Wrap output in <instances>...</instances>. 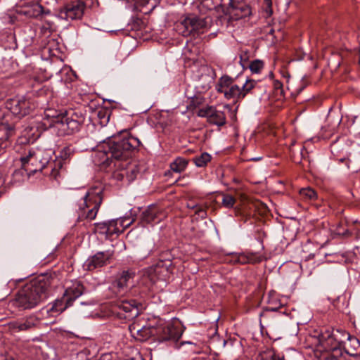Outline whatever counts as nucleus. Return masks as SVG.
Returning a JSON list of instances; mask_svg holds the SVG:
<instances>
[{
	"label": "nucleus",
	"instance_id": "obj_12",
	"mask_svg": "<svg viewBox=\"0 0 360 360\" xmlns=\"http://www.w3.org/2000/svg\"><path fill=\"white\" fill-rule=\"evenodd\" d=\"M86 8L85 3L82 1H77L67 5L59 12V17L65 20L80 19L84 15Z\"/></svg>",
	"mask_w": 360,
	"mask_h": 360
},
{
	"label": "nucleus",
	"instance_id": "obj_44",
	"mask_svg": "<svg viewBox=\"0 0 360 360\" xmlns=\"http://www.w3.org/2000/svg\"><path fill=\"white\" fill-rule=\"evenodd\" d=\"M309 317H307V318L304 321V322H303V323L297 322V326H300V324L306 323H307V322H308V321H309Z\"/></svg>",
	"mask_w": 360,
	"mask_h": 360
},
{
	"label": "nucleus",
	"instance_id": "obj_21",
	"mask_svg": "<svg viewBox=\"0 0 360 360\" xmlns=\"http://www.w3.org/2000/svg\"><path fill=\"white\" fill-rule=\"evenodd\" d=\"M139 173V169L136 164L128 163L126 167L121 169L120 172H115L114 175L118 180H123L126 178L129 182H131L136 178Z\"/></svg>",
	"mask_w": 360,
	"mask_h": 360
},
{
	"label": "nucleus",
	"instance_id": "obj_5",
	"mask_svg": "<svg viewBox=\"0 0 360 360\" xmlns=\"http://www.w3.org/2000/svg\"><path fill=\"white\" fill-rule=\"evenodd\" d=\"M103 198L101 192L86 193L79 204L78 218L93 220L96 218Z\"/></svg>",
	"mask_w": 360,
	"mask_h": 360
},
{
	"label": "nucleus",
	"instance_id": "obj_18",
	"mask_svg": "<svg viewBox=\"0 0 360 360\" xmlns=\"http://www.w3.org/2000/svg\"><path fill=\"white\" fill-rule=\"evenodd\" d=\"M19 13L28 18H37L50 13L49 9H45L37 2H30L24 5L18 11Z\"/></svg>",
	"mask_w": 360,
	"mask_h": 360
},
{
	"label": "nucleus",
	"instance_id": "obj_35",
	"mask_svg": "<svg viewBox=\"0 0 360 360\" xmlns=\"http://www.w3.org/2000/svg\"><path fill=\"white\" fill-rule=\"evenodd\" d=\"M250 70L252 73H259L264 68V63L262 60H255L249 65Z\"/></svg>",
	"mask_w": 360,
	"mask_h": 360
},
{
	"label": "nucleus",
	"instance_id": "obj_38",
	"mask_svg": "<svg viewBox=\"0 0 360 360\" xmlns=\"http://www.w3.org/2000/svg\"><path fill=\"white\" fill-rule=\"evenodd\" d=\"M188 207L195 210V213L199 217L203 218L206 216V212L202 207H198L197 204L191 202L188 203Z\"/></svg>",
	"mask_w": 360,
	"mask_h": 360
},
{
	"label": "nucleus",
	"instance_id": "obj_11",
	"mask_svg": "<svg viewBox=\"0 0 360 360\" xmlns=\"http://www.w3.org/2000/svg\"><path fill=\"white\" fill-rule=\"evenodd\" d=\"M118 311L116 312L119 319L130 321L138 316L139 309L136 302L131 300H122L117 304Z\"/></svg>",
	"mask_w": 360,
	"mask_h": 360
},
{
	"label": "nucleus",
	"instance_id": "obj_9",
	"mask_svg": "<svg viewBox=\"0 0 360 360\" xmlns=\"http://www.w3.org/2000/svg\"><path fill=\"white\" fill-rule=\"evenodd\" d=\"M44 154V150L42 149H31L28 151L27 155L20 158L22 166L26 170L29 169L26 167V165H31L34 166L35 168L30 169L32 171L41 170L46 166V159L41 160L40 158Z\"/></svg>",
	"mask_w": 360,
	"mask_h": 360
},
{
	"label": "nucleus",
	"instance_id": "obj_34",
	"mask_svg": "<svg viewBox=\"0 0 360 360\" xmlns=\"http://www.w3.org/2000/svg\"><path fill=\"white\" fill-rule=\"evenodd\" d=\"M221 203L224 207L231 208L236 203V199L229 194H223Z\"/></svg>",
	"mask_w": 360,
	"mask_h": 360
},
{
	"label": "nucleus",
	"instance_id": "obj_31",
	"mask_svg": "<svg viewBox=\"0 0 360 360\" xmlns=\"http://www.w3.org/2000/svg\"><path fill=\"white\" fill-rule=\"evenodd\" d=\"M257 360H281L273 350L268 349L259 354Z\"/></svg>",
	"mask_w": 360,
	"mask_h": 360
},
{
	"label": "nucleus",
	"instance_id": "obj_1",
	"mask_svg": "<svg viewBox=\"0 0 360 360\" xmlns=\"http://www.w3.org/2000/svg\"><path fill=\"white\" fill-rule=\"evenodd\" d=\"M94 155L96 164L107 167L112 161L129 157L131 153L141 145L140 140L131 135L108 136Z\"/></svg>",
	"mask_w": 360,
	"mask_h": 360
},
{
	"label": "nucleus",
	"instance_id": "obj_39",
	"mask_svg": "<svg viewBox=\"0 0 360 360\" xmlns=\"http://www.w3.org/2000/svg\"><path fill=\"white\" fill-rule=\"evenodd\" d=\"M102 114H103V117H101L102 119L101 123H108L109 121V119H110L109 115H105V112L100 111L98 112V116L101 117Z\"/></svg>",
	"mask_w": 360,
	"mask_h": 360
},
{
	"label": "nucleus",
	"instance_id": "obj_15",
	"mask_svg": "<svg viewBox=\"0 0 360 360\" xmlns=\"http://www.w3.org/2000/svg\"><path fill=\"white\" fill-rule=\"evenodd\" d=\"M228 11L231 17L238 20L249 16L251 14V8L245 2L229 0Z\"/></svg>",
	"mask_w": 360,
	"mask_h": 360
},
{
	"label": "nucleus",
	"instance_id": "obj_45",
	"mask_svg": "<svg viewBox=\"0 0 360 360\" xmlns=\"http://www.w3.org/2000/svg\"><path fill=\"white\" fill-rule=\"evenodd\" d=\"M357 56H358V63L360 65V46H359V49L358 51Z\"/></svg>",
	"mask_w": 360,
	"mask_h": 360
},
{
	"label": "nucleus",
	"instance_id": "obj_30",
	"mask_svg": "<svg viewBox=\"0 0 360 360\" xmlns=\"http://www.w3.org/2000/svg\"><path fill=\"white\" fill-rule=\"evenodd\" d=\"M299 194L304 200H313L316 198V193L315 191L309 187L300 189Z\"/></svg>",
	"mask_w": 360,
	"mask_h": 360
},
{
	"label": "nucleus",
	"instance_id": "obj_37",
	"mask_svg": "<svg viewBox=\"0 0 360 360\" xmlns=\"http://www.w3.org/2000/svg\"><path fill=\"white\" fill-rule=\"evenodd\" d=\"M95 226V231L105 235L106 238H108V226L107 221L96 223Z\"/></svg>",
	"mask_w": 360,
	"mask_h": 360
},
{
	"label": "nucleus",
	"instance_id": "obj_48",
	"mask_svg": "<svg viewBox=\"0 0 360 360\" xmlns=\"http://www.w3.org/2000/svg\"><path fill=\"white\" fill-rule=\"evenodd\" d=\"M302 58V56H300L299 58H295V57L294 56V58H293V60H301Z\"/></svg>",
	"mask_w": 360,
	"mask_h": 360
},
{
	"label": "nucleus",
	"instance_id": "obj_47",
	"mask_svg": "<svg viewBox=\"0 0 360 360\" xmlns=\"http://www.w3.org/2000/svg\"><path fill=\"white\" fill-rule=\"evenodd\" d=\"M306 86V84H304V86H302V88H300L298 91H297V94H300L301 92V91L304 88V86Z\"/></svg>",
	"mask_w": 360,
	"mask_h": 360
},
{
	"label": "nucleus",
	"instance_id": "obj_26",
	"mask_svg": "<svg viewBox=\"0 0 360 360\" xmlns=\"http://www.w3.org/2000/svg\"><path fill=\"white\" fill-rule=\"evenodd\" d=\"M188 162L186 159L178 157L170 163V169L174 172L181 173L186 169Z\"/></svg>",
	"mask_w": 360,
	"mask_h": 360
},
{
	"label": "nucleus",
	"instance_id": "obj_10",
	"mask_svg": "<svg viewBox=\"0 0 360 360\" xmlns=\"http://www.w3.org/2000/svg\"><path fill=\"white\" fill-rule=\"evenodd\" d=\"M183 331L179 326L172 324H167L155 328V335L157 336L160 342L164 341H177L182 335Z\"/></svg>",
	"mask_w": 360,
	"mask_h": 360
},
{
	"label": "nucleus",
	"instance_id": "obj_27",
	"mask_svg": "<svg viewBox=\"0 0 360 360\" xmlns=\"http://www.w3.org/2000/svg\"><path fill=\"white\" fill-rule=\"evenodd\" d=\"M72 304L66 303V299L63 297L60 300H56L48 309V312L60 314L66 308Z\"/></svg>",
	"mask_w": 360,
	"mask_h": 360
},
{
	"label": "nucleus",
	"instance_id": "obj_40",
	"mask_svg": "<svg viewBox=\"0 0 360 360\" xmlns=\"http://www.w3.org/2000/svg\"><path fill=\"white\" fill-rule=\"evenodd\" d=\"M167 256H170V253L168 252H166L162 255H161L160 263L163 262L164 260H166L169 263L168 266H169L171 264V260Z\"/></svg>",
	"mask_w": 360,
	"mask_h": 360
},
{
	"label": "nucleus",
	"instance_id": "obj_23",
	"mask_svg": "<svg viewBox=\"0 0 360 360\" xmlns=\"http://www.w3.org/2000/svg\"><path fill=\"white\" fill-rule=\"evenodd\" d=\"M10 118L11 115L5 114L0 110V131H3L6 138H8V136L13 134L15 127L13 122H8Z\"/></svg>",
	"mask_w": 360,
	"mask_h": 360
},
{
	"label": "nucleus",
	"instance_id": "obj_25",
	"mask_svg": "<svg viewBox=\"0 0 360 360\" xmlns=\"http://www.w3.org/2000/svg\"><path fill=\"white\" fill-rule=\"evenodd\" d=\"M263 259H264V257L263 255L255 252H249L246 256L241 255L238 257V262L240 263H259Z\"/></svg>",
	"mask_w": 360,
	"mask_h": 360
},
{
	"label": "nucleus",
	"instance_id": "obj_6",
	"mask_svg": "<svg viewBox=\"0 0 360 360\" xmlns=\"http://www.w3.org/2000/svg\"><path fill=\"white\" fill-rule=\"evenodd\" d=\"M84 117L81 113L68 112L56 120V129L60 135L71 134L79 131Z\"/></svg>",
	"mask_w": 360,
	"mask_h": 360
},
{
	"label": "nucleus",
	"instance_id": "obj_4",
	"mask_svg": "<svg viewBox=\"0 0 360 360\" xmlns=\"http://www.w3.org/2000/svg\"><path fill=\"white\" fill-rule=\"evenodd\" d=\"M212 18L190 15L176 25L177 31L183 36L204 33L212 25Z\"/></svg>",
	"mask_w": 360,
	"mask_h": 360
},
{
	"label": "nucleus",
	"instance_id": "obj_32",
	"mask_svg": "<svg viewBox=\"0 0 360 360\" xmlns=\"http://www.w3.org/2000/svg\"><path fill=\"white\" fill-rule=\"evenodd\" d=\"M44 115L47 119H51V125L56 128V120L59 117H63V115L58 114L56 110L48 109L44 112Z\"/></svg>",
	"mask_w": 360,
	"mask_h": 360
},
{
	"label": "nucleus",
	"instance_id": "obj_14",
	"mask_svg": "<svg viewBox=\"0 0 360 360\" xmlns=\"http://www.w3.org/2000/svg\"><path fill=\"white\" fill-rule=\"evenodd\" d=\"M197 115L199 117H207L210 123L217 125L219 127L223 126L226 124V115L223 111L218 110L212 106H207L200 109Z\"/></svg>",
	"mask_w": 360,
	"mask_h": 360
},
{
	"label": "nucleus",
	"instance_id": "obj_17",
	"mask_svg": "<svg viewBox=\"0 0 360 360\" xmlns=\"http://www.w3.org/2000/svg\"><path fill=\"white\" fill-rule=\"evenodd\" d=\"M39 320L34 315H30L26 318L12 321L9 323V328L13 332L27 331L36 327Z\"/></svg>",
	"mask_w": 360,
	"mask_h": 360
},
{
	"label": "nucleus",
	"instance_id": "obj_8",
	"mask_svg": "<svg viewBox=\"0 0 360 360\" xmlns=\"http://www.w3.org/2000/svg\"><path fill=\"white\" fill-rule=\"evenodd\" d=\"M6 108L10 110L9 115H13L21 118L29 114L34 108L30 101L24 97L14 98L6 103Z\"/></svg>",
	"mask_w": 360,
	"mask_h": 360
},
{
	"label": "nucleus",
	"instance_id": "obj_46",
	"mask_svg": "<svg viewBox=\"0 0 360 360\" xmlns=\"http://www.w3.org/2000/svg\"><path fill=\"white\" fill-rule=\"evenodd\" d=\"M184 344L193 345V343L191 342H182L181 343V345H183Z\"/></svg>",
	"mask_w": 360,
	"mask_h": 360
},
{
	"label": "nucleus",
	"instance_id": "obj_41",
	"mask_svg": "<svg viewBox=\"0 0 360 360\" xmlns=\"http://www.w3.org/2000/svg\"><path fill=\"white\" fill-rule=\"evenodd\" d=\"M5 183V178L4 174L0 172V188Z\"/></svg>",
	"mask_w": 360,
	"mask_h": 360
},
{
	"label": "nucleus",
	"instance_id": "obj_33",
	"mask_svg": "<svg viewBox=\"0 0 360 360\" xmlns=\"http://www.w3.org/2000/svg\"><path fill=\"white\" fill-rule=\"evenodd\" d=\"M262 8L264 16L266 18H269L273 13L271 0H264Z\"/></svg>",
	"mask_w": 360,
	"mask_h": 360
},
{
	"label": "nucleus",
	"instance_id": "obj_22",
	"mask_svg": "<svg viewBox=\"0 0 360 360\" xmlns=\"http://www.w3.org/2000/svg\"><path fill=\"white\" fill-rule=\"evenodd\" d=\"M84 287L79 282H75L67 287L63 294L66 303L72 304L74 300L82 295Z\"/></svg>",
	"mask_w": 360,
	"mask_h": 360
},
{
	"label": "nucleus",
	"instance_id": "obj_36",
	"mask_svg": "<svg viewBox=\"0 0 360 360\" xmlns=\"http://www.w3.org/2000/svg\"><path fill=\"white\" fill-rule=\"evenodd\" d=\"M51 150H48V151H45L44 150V154L43 155V156H41L40 158L41 160H44V159H46V165L47 164H49V166L50 167H51L52 169V171H51V176H53L55 179L57 178V176L58 174V172L55 169V168H53L52 167V165L53 163H49V160L51 159V155H50V153H51Z\"/></svg>",
	"mask_w": 360,
	"mask_h": 360
},
{
	"label": "nucleus",
	"instance_id": "obj_42",
	"mask_svg": "<svg viewBox=\"0 0 360 360\" xmlns=\"http://www.w3.org/2000/svg\"><path fill=\"white\" fill-rule=\"evenodd\" d=\"M6 146H7V143H6V142H2L0 144V154L1 153V151L6 147Z\"/></svg>",
	"mask_w": 360,
	"mask_h": 360
},
{
	"label": "nucleus",
	"instance_id": "obj_49",
	"mask_svg": "<svg viewBox=\"0 0 360 360\" xmlns=\"http://www.w3.org/2000/svg\"><path fill=\"white\" fill-rule=\"evenodd\" d=\"M261 158H253L252 160H260Z\"/></svg>",
	"mask_w": 360,
	"mask_h": 360
},
{
	"label": "nucleus",
	"instance_id": "obj_16",
	"mask_svg": "<svg viewBox=\"0 0 360 360\" xmlns=\"http://www.w3.org/2000/svg\"><path fill=\"white\" fill-rule=\"evenodd\" d=\"M131 335L136 340L143 342L152 335H155V328L151 326H141L138 323H133L129 326Z\"/></svg>",
	"mask_w": 360,
	"mask_h": 360
},
{
	"label": "nucleus",
	"instance_id": "obj_24",
	"mask_svg": "<svg viewBox=\"0 0 360 360\" xmlns=\"http://www.w3.org/2000/svg\"><path fill=\"white\" fill-rule=\"evenodd\" d=\"M123 221L124 220L120 219H112L107 221L108 238L111 237L114 234H118L122 232V230L120 229V227L118 226V224H120V226H122Z\"/></svg>",
	"mask_w": 360,
	"mask_h": 360
},
{
	"label": "nucleus",
	"instance_id": "obj_7",
	"mask_svg": "<svg viewBox=\"0 0 360 360\" xmlns=\"http://www.w3.org/2000/svg\"><path fill=\"white\" fill-rule=\"evenodd\" d=\"M216 89L219 93L223 94L228 100H242L240 86L233 84V79L229 76L224 75L220 77L216 85Z\"/></svg>",
	"mask_w": 360,
	"mask_h": 360
},
{
	"label": "nucleus",
	"instance_id": "obj_19",
	"mask_svg": "<svg viewBox=\"0 0 360 360\" xmlns=\"http://www.w3.org/2000/svg\"><path fill=\"white\" fill-rule=\"evenodd\" d=\"M165 217L162 209L155 205H150L141 214V221L146 224L158 223Z\"/></svg>",
	"mask_w": 360,
	"mask_h": 360
},
{
	"label": "nucleus",
	"instance_id": "obj_28",
	"mask_svg": "<svg viewBox=\"0 0 360 360\" xmlns=\"http://www.w3.org/2000/svg\"><path fill=\"white\" fill-rule=\"evenodd\" d=\"M257 83L252 79L247 80L240 87V98L243 99L256 86Z\"/></svg>",
	"mask_w": 360,
	"mask_h": 360
},
{
	"label": "nucleus",
	"instance_id": "obj_29",
	"mask_svg": "<svg viewBox=\"0 0 360 360\" xmlns=\"http://www.w3.org/2000/svg\"><path fill=\"white\" fill-rule=\"evenodd\" d=\"M211 160V155L207 153H203L200 156L193 158L194 163L198 167H205Z\"/></svg>",
	"mask_w": 360,
	"mask_h": 360
},
{
	"label": "nucleus",
	"instance_id": "obj_2",
	"mask_svg": "<svg viewBox=\"0 0 360 360\" xmlns=\"http://www.w3.org/2000/svg\"><path fill=\"white\" fill-rule=\"evenodd\" d=\"M51 285V280L48 276H39L31 281L9 302V307L20 310L35 307L47 297Z\"/></svg>",
	"mask_w": 360,
	"mask_h": 360
},
{
	"label": "nucleus",
	"instance_id": "obj_3",
	"mask_svg": "<svg viewBox=\"0 0 360 360\" xmlns=\"http://www.w3.org/2000/svg\"><path fill=\"white\" fill-rule=\"evenodd\" d=\"M345 338L349 341L344 347L345 353L351 356L360 355V342L358 339L351 338L349 333L342 330H326L320 335L319 338L320 344L325 349L331 351L330 353L327 354L326 360H340L343 354L341 345Z\"/></svg>",
	"mask_w": 360,
	"mask_h": 360
},
{
	"label": "nucleus",
	"instance_id": "obj_13",
	"mask_svg": "<svg viewBox=\"0 0 360 360\" xmlns=\"http://www.w3.org/2000/svg\"><path fill=\"white\" fill-rule=\"evenodd\" d=\"M113 252L110 250L98 252L92 257H89L84 263L83 268L86 271H93L97 268L107 264L112 257Z\"/></svg>",
	"mask_w": 360,
	"mask_h": 360
},
{
	"label": "nucleus",
	"instance_id": "obj_50",
	"mask_svg": "<svg viewBox=\"0 0 360 360\" xmlns=\"http://www.w3.org/2000/svg\"><path fill=\"white\" fill-rule=\"evenodd\" d=\"M4 97V95L0 93V99H1Z\"/></svg>",
	"mask_w": 360,
	"mask_h": 360
},
{
	"label": "nucleus",
	"instance_id": "obj_51",
	"mask_svg": "<svg viewBox=\"0 0 360 360\" xmlns=\"http://www.w3.org/2000/svg\"><path fill=\"white\" fill-rule=\"evenodd\" d=\"M344 160H345V159H343V158L340 159V161H341V162H343Z\"/></svg>",
	"mask_w": 360,
	"mask_h": 360
},
{
	"label": "nucleus",
	"instance_id": "obj_20",
	"mask_svg": "<svg viewBox=\"0 0 360 360\" xmlns=\"http://www.w3.org/2000/svg\"><path fill=\"white\" fill-rule=\"evenodd\" d=\"M132 278V274L128 271H123L110 285V289L116 295H124L128 289L129 280Z\"/></svg>",
	"mask_w": 360,
	"mask_h": 360
},
{
	"label": "nucleus",
	"instance_id": "obj_43",
	"mask_svg": "<svg viewBox=\"0 0 360 360\" xmlns=\"http://www.w3.org/2000/svg\"><path fill=\"white\" fill-rule=\"evenodd\" d=\"M30 348L32 350L34 351V352L36 353V354H37L39 353V352H40V349H38L36 346H30Z\"/></svg>",
	"mask_w": 360,
	"mask_h": 360
}]
</instances>
